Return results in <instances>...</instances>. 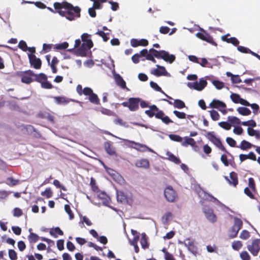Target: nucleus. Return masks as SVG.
I'll use <instances>...</instances> for the list:
<instances>
[{"instance_id":"53","label":"nucleus","mask_w":260,"mask_h":260,"mask_svg":"<svg viewBox=\"0 0 260 260\" xmlns=\"http://www.w3.org/2000/svg\"><path fill=\"white\" fill-rule=\"evenodd\" d=\"M187 249L194 255L196 256L198 253V247L195 245L194 243L187 248Z\"/></svg>"},{"instance_id":"25","label":"nucleus","mask_w":260,"mask_h":260,"mask_svg":"<svg viewBox=\"0 0 260 260\" xmlns=\"http://www.w3.org/2000/svg\"><path fill=\"white\" fill-rule=\"evenodd\" d=\"M90 49L85 45L82 44L81 46L77 50L76 54L81 56H86L87 50Z\"/></svg>"},{"instance_id":"38","label":"nucleus","mask_w":260,"mask_h":260,"mask_svg":"<svg viewBox=\"0 0 260 260\" xmlns=\"http://www.w3.org/2000/svg\"><path fill=\"white\" fill-rule=\"evenodd\" d=\"M173 105L175 108L178 109H182L185 107V103L179 99L174 100Z\"/></svg>"},{"instance_id":"61","label":"nucleus","mask_w":260,"mask_h":260,"mask_svg":"<svg viewBox=\"0 0 260 260\" xmlns=\"http://www.w3.org/2000/svg\"><path fill=\"white\" fill-rule=\"evenodd\" d=\"M96 35H98L103 38L104 42H107L109 39V37H107V34L104 32V31L100 30L98 31L95 33Z\"/></svg>"},{"instance_id":"18","label":"nucleus","mask_w":260,"mask_h":260,"mask_svg":"<svg viewBox=\"0 0 260 260\" xmlns=\"http://www.w3.org/2000/svg\"><path fill=\"white\" fill-rule=\"evenodd\" d=\"M155 118L161 119L164 123L167 124L173 122V121L168 116H166L164 112L161 110L158 113H156Z\"/></svg>"},{"instance_id":"47","label":"nucleus","mask_w":260,"mask_h":260,"mask_svg":"<svg viewBox=\"0 0 260 260\" xmlns=\"http://www.w3.org/2000/svg\"><path fill=\"white\" fill-rule=\"evenodd\" d=\"M150 85L151 88L154 89L157 91L160 92L161 93L165 94V92L161 89V88L157 85V84L153 81L150 82Z\"/></svg>"},{"instance_id":"21","label":"nucleus","mask_w":260,"mask_h":260,"mask_svg":"<svg viewBox=\"0 0 260 260\" xmlns=\"http://www.w3.org/2000/svg\"><path fill=\"white\" fill-rule=\"evenodd\" d=\"M140 54L143 57H145L146 59L150 60L153 63H155L156 62L155 59L154 58V56L152 55V53H150L149 51L146 49H143L140 51Z\"/></svg>"},{"instance_id":"49","label":"nucleus","mask_w":260,"mask_h":260,"mask_svg":"<svg viewBox=\"0 0 260 260\" xmlns=\"http://www.w3.org/2000/svg\"><path fill=\"white\" fill-rule=\"evenodd\" d=\"M228 121L232 124H239L241 123L240 120L235 116H229Z\"/></svg>"},{"instance_id":"34","label":"nucleus","mask_w":260,"mask_h":260,"mask_svg":"<svg viewBox=\"0 0 260 260\" xmlns=\"http://www.w3.org/2000/svg\"><path fill=\"white\" fill-rule=\"evenodd\" d=\"M89 101L91 103L95 105H100V99H99L98 95L94 93H92L91 95L89 96Z\"/></svg>"},{"instance_id":"3","label":"nucleus","mask_w":260,"mask_h":260,"mask_svg":"<svg viewBox=\"0 0 260 260\" xmlns=\"http://www.w3.org/2000/svg\"><path fill=\"white\" fill-rule=\"evenodd\" d=\"M86 198L94 205L100 206L102 204L111 208L110 206V196H86Z\"/></svg>"},{"instance_id":"57","label":"nucleus","mask_w":260,"mask_h":260,"mask_svg":"<svg viewBox=\"0 0 260 260\" xmlns=\"http://www.w3.org/2000/svg\"><path fill=\"white\" fill-rule=\"evenodd\" d=\"M218 125L226 130H230L231 128V125L228 122L222 121L218 123Z\"/></svg>"},{"instance_id":"30","label":"nucleus","mask_w":260,"mask_h":260,"mask_svg":"<svg viewBox=\"0 0 260 260\" xmlns=\"http://www.w3.org/2000/svg\"><path fill=\"white\" fill-rule=\"evenodd\" d=\"M140 243L143 249L148 248L149 244L148 242V237L145 233H142Z\"/></svg>"},{"instance_id":"35","label":"nucleus","mask_w":260,"mask_h":260,"mask_svg":"<svg viewBox=\"0 0 260 260\" xmlns=\"http://www.w3.org/2000/svg\"><path fill=\"white\" fill-rule=\"evenodd\" d=\"M90 184L93 192L96 193L100 192V190L96 184L95 179L93 177L90 178Z\"/></svg>"},{"instance_id":"39","label":"nucleus","mask_w":260,"mask_h":260,"mask_svg":"<svg viewBox=\"0 0 260 260\" xmlns=\"http://www.w3.org/2000/svg\"><path fill=\"white\" fill-rule=\"evenodd\" d=\"M100 111L103 114L106 115L108 116L117 117L116 114L109 109L102 108L100 110Z\"/></svg>"},{"instance_id":"9","label":"nucleus","mask_w":260,"mask_h":260,"mask_svg":"<svg viewBox=\"0 0 260 260\" xmlns=\"http://www.w3.org/2000/svg\"><path fill=\"white\" fill-rule=\"evenodd\" d=\"M244 193L246 195H253V194L257 193L254 180L253 178L250 177L248 179V186L244 189Z\"/></svg>"},{"instance_id":"37","label":"nucleus","mask_w":260,"mask_h":260,"mask_svg":"<svg viewBox=\"0 0 260 260\" xmlns=\"http://www.w3.org/2000/svg\"><path fill=\"white\" fill-rule=\"evenodd\" d=\"M150 53H152L155 57L160 59L161 58L162 50L158 51L153 48H151L149 50Z\"/></svg>"},{"instance_id":"19","label":"nucleus","mask_w":260,"mask_h":260,"mask_svg":"<svg viewBox=\"0 0 260 260\" xmlns=\"http://www.w3.org/2000/svg\"><path fill=\"white\" fill-rule=\"evenodd\" d=\"M90 35L87 33H84L81 35V39L83 44L85 45L88 48H91L93 44L92 40L89 39Z\"/></svg>"},{"instance_id":"13","label":"nucleus","mask_w":260,"mask_h":260,"mask_svg":"<svg viewBox=\"0 0 260 260\" xmlns=\"http://www.w3.org/2000/svg\"><path fill=\"white\" fill-rule=\"evenodd\" d=\"M129 105L128 109L131 111H135L138 110L139 108V103L140 102V99L138 98H130L128 99Z\"/></svg>"},{"instance_id":"22","label":"nucleus","mask_w":260,"mask_h":260,"mask_svg":"<svg viewBox=\"0 0 260 260\" xmlns=\"http://www.w3.org/2000/svg\"><path fill=\"white\" fill-rule=\"evenodd\" d=\"M162 54L161 58L164 59L165 61L172 63L175 60V55L173 54L170 55L168 52L165 50H162Z\"/></svg>"},{"instance_id":"28","label":"nucleus","mask_w":260,"mask_h":260,"mask_svg":"<svg viewBox=\"0 0 260 260\" xmlns=\"http://www.w3.org/2000/svg\"><path fill=\"white\" fill-rule=\"evenodd\" d=\"M49 233L51 236H52L55 238H57V235L56 234H58L60 236L63 235V231L58 226L55 227V228L51 229Z\"/></svg>"},{"instance_id":"2","label":"nucleus","mask_w":260,"mask_h":260,"mask_svg":"<svg viewBox=\"0 0 260 260\" xmlns=\"http://www.w3.org/2000/svg\"><path fill=\"white\" fill-rule=\"evenodd\" d=\"M200 203L202 206V211L207 219L212 223H215L217 221V217L214 213L212 208L206 204L204 201L201 200Z\"/></svg>"},{"instance_id":"55","label":"nucleus","mask_w":260,"mask_h":260,"mask_svg":"<svg viewBox=\"0 0 260 260\" xmlns=\"http://www.w3.org/2000/svg\"><path fill=\"white\" fill-rule=\"evenodd\" d=\"M41 87L44 89H51L53 88L52 84L47 80H45L43 83L41 84Z\"/></svg>"},{"instance_id":"7","label":"nucleus","mask_w":260,"mask_h":260,"mask_svg":"<svg viewBox=\"0 0 260 260\" xmlns=\"http://www.w3.org/2000/svg\"><path fill=\"white\" fill-rule=\"evenodd\" d=\"M260 239H256L252 241L251 245H248L247 247L249 251L253 255L256 256L260 250Z\"/></svg>"},{"instance_id":"17","label":"nucleus","mask_w":260,"mask_h":260,"mask_svg":"<svg viewBox=\"0 0 260 260\" xmlns=\"http://www.w3.org/2000/svg\"><path fill=\"white\" fill-rule=\"evenodd\" d=\"M149 109L146 110L145 113L150 118H152L154 116H155L156 113H158L160 111V110L155 105L149 106Z\"/></svg>"},{"instance_id":"59","label":"nucleus","mask_w":260,"mask_h":260,"mask_svg":"<svg viewBox=\"0 0 260 260\" xmlns=\"http://www.w3.org/2000/svg\"><path fill=\"white\" fill-rule=\"evenodd\" d=\"M18 47L23 51H26L28 49V47L26 42L24 41L21 40L19 42Z\"/></svg>"},{"instance_id":"41","label":"nucleus","mask_w":260,"mask_h":260,"mask_svg":"<svg viewBox=\"0 0 260 260\" xmlns=\"http://www.w3.org/2000/svg\"><path fill=\"white\" fill-rule=\"evenodd\" d=\"M243 225V222L238 217H235L234 218V226H235L238 230V231H239L242 227Z\"/></svg>"},{"instance_id":"4","label":"nucleus","mask_w":260,"mask_h":260,"mask_svg":"<svg viewBox=\"0 0 260 260\" xmlns=\"http://www.w3.org/2000/svg\"><path fill=\"white\" fill-rule=\"evenodd\" d=\"M16 75L21 78V81L25 84H30L34 81L35 73L31 70L16 72Z\"/></svg>"},{"instance_id":"14","label":"nucleus","mask_w":260,"mask_h":260,"mask_svg":"<svg viewBox=\"0 0 260 260\" xmlns=\"http://www.w3.org/2000/svg\"><path fill=\"white\" fill-rule=\"evenodd\" d=\"M156 67L157 69H155L151 71L152 74L157 77L167 76L168 74L165 67L158 64L156 65Z\"/></svg>"},{"instance_id":"60","label":"nucleus","mask_w":260,"mask_h":260,"mask_svg":"<svg viewBox=\"0 0 260 260\" xmlns=\"http://www.w3.org/2000/svg\"><path fill=\"white\" fill-rule=\"evenodd\" d=\"M212 83L218 89H221L224 87V83L218 80H213Z\"/></svg>"},{"instance_id":"40","label":"nucleus","mask_w":260,"mask_h":260,"mask_svg":"<svg viewBox=\"0 0 260 260\" xmlns=\"http://www.w3.org/2000/svg\"><path fill=\"white\" fill-rule=\"evenodd\" d=\"M173 216L171 212H167L161 218L162 222L164 224H168L169 218Z\"/></svg>"},{"instance_id":"20","label":"nucleus","mask_w":260,"mask_h":260,"mask_svg":"<svg viewBox=\"0 0 260 260\" xmlns=\"http://www.w3.org/2000/svg\"><path fill=\"white\" fill-rule=\"evenodd\" d=\"M230 35L228 34L224 36L221 37V39L223 41L226 42L228 43L232 44L233 45L237 46L239 44V41L235 37H231L230 38H228V37L230 36Z\"/></svg>"},{"instance_id":"44","label":"nucleus","mask_w":260,"mask_h":260,"mask_svg":"<svg viewBox=\"0 0 260 260\" xmlns=\"http://www.w3.org/2000/svg\"><path fill=\"white\" fill-rule=\"evenodd\" d=\"M239 231L235 226H233L229 231V237L231 238H234L237 237Z\"/></svg>"},{"instance_id":"45","label":"nucleus","mask_w":260,"mask_h":260,"mask_svg":"<svg viewBox=\"0 0 260 260\" xmlns=\"http://www.w3.org/2000/svg\"><path fill=\"white\" fill-rule=\"evenodd\" d=\"M231 99L232 101L235 104L240 103L241 98L240 96L237 93H232L231 94Z\"/></svg>"},{"instance_id":"43","label":"nucleus","mask_w":260,"mask_h":260,"mask_svg":"<svg viewBox=\"0 0 260 260\" xmlns=\"http://www.w3.org/2000/svg\"><path fill=\"white\" fill-rule=\"evenodd\" d=\"M108 172L115 180H117L116 179L120 180L122 178V177L118 173L112 169H110Z\"/></svg>"},{"instance_id":"26","label":"nucleus","mask_w":260,"mask_h":260,"mask_svg":"<svg viewBox=\"0 0 260 260\" xmlns=\"http://www.w3.org/2000/svg\"><path fill=\"white\" fill-rule=\"evenodd\" d=\"M184 139V141L181 143V145L183 146L187 147L188 145H190L192 147L195 145V144L196 143L195 140L192 138L185 137Z\"/></svg>"},{"instance_id":"56","label":"nucleus","mask_w":260,"mask_h":260,"mask_svg":"<svg viewBox=\"0 0 260 260\" xmlns=\"http://www.w3.org/2000/svg\"><path fill=\"white\" fill-rule=\"evenodd\" d=\"M64 210L68 214L70 217V219H73L74 217V215L73 213L72 212L70 206L69 205H64Z\"/></svg>"},{"instance_id":"50","label":"nucleus","mask_w":260,"mask_h":260,"mask_svg":"<svg viewBox=\"0 0 260 260\" xmlns=\"http://www.w3.org/2000/svg\"><path fill=\"white\" fill-rule=\"evenodd\" d=\"M8 255L11 260H17V254L16 252L13 249H9L8 251Z\"/></svg>"},{"instance_id":"58","label":"nucleus","mask_w":260,"mask_h":260,"mask_svg":"<svg viewBox=\"0 0 260 260\" xmlns=\"http://www.w3.org/2000/svg\"><path fill=\"white\" fill-rule=\"evenodd\" d=\"M242 260H250V256L246 251H244L240 254Z\"/></svg>"},{"instance_id":"12","label":"nucleus","mask_w":260,"mask_h":260,"mask_svg":"<svg viewBox=\"0 0 260 260\" xmlns=\"http://www.w3.org/2000/svg\"><path fill=\"white\" fill-rule=\"evenodd\" d=\"M29 63L36 69H40L41 68L42 61L41 59L37 58L34 54H28Z\"/></svg>"},{"instance_id":"16","label":"nucleus","mask_w":260,"mask_h":260,"mask_svg":"<svg viewBox=\"0 0 260 260\" xmlns=\"http://www.w3.org/2000/svg\"><path fill=\"white\" fill-rule=\"evenodd\" d=\"M230 179L228 177H225V179L229 182L230 185L236 186L238 183V179L237 174L235 172H232L230 174Z\"/></svg>"},{"instance_id":"46","label":"nucleus","mask_w":260,"mask_h":260,"mask_svg":"<svg viewBox=\"0 0 260 260\" xmlns=\"http://www.w3.org/2000/svg\"><path fill=\"white\" fill-rule=\"evenodd\" d=\"M211 117L214 121L218 120L220 118L219 113L215 110H211L209 111Z\"/></svg>"},{"instance_id":"48","label":"nucleus","mask_w":260,"mask_h":260,"mask_svg":"<svg viewBox=\"0 0 260 260\" xmlns=\"http://www.w3.org/2000/svg\"><path fill=\"white\" fill-rule=\"evenodd\" d=\"M250 233L247 230H243L239 238L243 240H247L250 237Z\"/></svg>"},{"instance_id":"32","label":"nucleus","mask_w":260,"mask_h":260,"mask_svg":"<svg viewBox=\"0 0 260 260\" xmlns=\"http://www.w3.org/2000/svg\"><path fill=\"white\" fill-rule=\"evenodd\" d=\"M31 229H29V232H30V234L28 236L29 242L30 243H36L39 239L40 237L37 234L31 232Z\"/></svg>"},{"instance_id":"15","label":"nucleus","mask_w":260,"mask_h":260,"mask_svg":"<svg viewBox=\"0 0 260 260\" xmlns=\"http://www.w3.org/2000/svg\"><path fill=\"white\" fill-rule=\"evenodd\" d=\"M131 45L133 47H137L138 46H146L148 45V41L144 39L138 40L136 39H132L131 40Z\"/></svg>"},{"instance_id":"5","label":"nucleus","mask_w":260,"mask_h":260,"mask_svg":"<svg viewBox=\"0 0 260 260\" xmlns=\"http://www.w3.org/2000/svg\"><path fill=\"white\" fill-rule=\"evenodd\" d=\"M205 137L209 141H210L213 144H214L219 149L230 154V153H229L228 151L226 150L224 146L222 145L220 139L218 138H217L215 136L214 132H207L206 135H205Z\"/></svg>"},{"instance_id":"29","label":"nucleus","mask_w":260,"mask_h":260,"mask_svg":"<svg viewBox=\"0 0 260 260\" xmlns=\"http://www.w3.org/2000/svg\"><path fill=\"white\" fill-rule=\"evenodd\" d=\"M47 79V76L44 73H40L39 74H36L35 73L34 81L37 82L43 83L45 80Z\"/></svg>"},{"instance_id":"23","label":"nucleus","mask_w":260,"mask_h":260,"mask_svg":"<svg viewBox=\"0 0 260 260\" xmlns=\"http://www.w3.org/2000/svg\"><path fill=\"white\" fill-rule=\"evenodd\" d=\"M115 80L116 84L120 87L122 89L126 88L127 90L128 89L126 87V83L123 80L122 77L119 74H117L115 76Z\"/></svg>"},{"instance_id":"33","label":"nucleus","mask_w":260,"mask_h":260,"mask_svg":"<svg viewBox=\"0 0 260 260\" xmlns=\"http://www.w3.org/2000/svg\"><path fill=\"white\" fill-rule=\"evenodd\" d=\"M238 112L243 116H248L251 114V111L247 108L240 107L237 108Z\"/></svg>"},{"instance_id":"1","label":"nucleus","mask_w":260,"mask_h":260,"mask_svg":"<svg viewBox=\"0 0 260 260\" xmlns=\"http://www.w3.org/2000/svg\"><path fill=\"white\" fill-rule=\"evenodd\" d=\"M53 6L57 13L70 21L80 17L81 9L78 6H73L72 4L66 1L61 3L55 2Z\"/></svg>"},{"instance_id":"51","label":"nucleus","mask_w":260,"mask_h":260,"mask_svg":"<svg viewBox=\"0 0 260 260\" xmlns=\"http://www.w3.org/2000/svg\"><path fill=\"white\" fill-rule=\"evenodd\" d=\"M169 137L170 139L173 141L181 142L182 141V138L179 135L170 134Z\"/></svg>"},{"instance_id":"27","label":"nucleus","mask_w":260,"mask_h":260,"mask_svg":"<svg viewBox=\"0 0 260 260\" xmlns=\"http://www.w3.org/2000/svg\"><path fill=\"white\" fill-rule=\"evenodd\" d=\"M104 147L107 153H108L109 155H112L116 154V152L114 149V148L112 147L111 145V142L108 141L106 142L104 144Z\"/></svg>"},{"instance_id":"62","label":"nucleus","mask_w":260,"mask_h":260,"mask_svg":"<svg viewBox=\"0 0 260 260\" xmlns=\"http://www.w3.org/2000/svg\"><path fill=\"white\" fill-rule=\"evenodd\" d=\"M194 243V241H191L189 238H186L183 242L179 241V243L184 244L185 246L188 248Z\"/></svg>"},{"instance_id":"54","label":"nucleus","mask_w":260,"mask_h":260,"mask_svg":"<svg viewBox=\"0 0 260 260\" xmlns=\"http://www.w3.org/2000/svg\"><path fill=\"white\" fill-rule=\"evenodd\" d=\"M232 248L235 250H238L242 247V243L240 241H234L232 245Z\"/></svg>"},{"instance_id":"8","label":"nucleus","mask_w":260,"mask_h":260,"mask_svg":"<svg viewBox=\"0 0 260 260\" xmlns=\"http://www.w3.org/2000/svg\"><path fill=\"white\" fill-rule=\"evenodd\" d=\"M209 106L211 108L218 109L219 111L224 114H226L227 112L226 110V104L224 102L218 100H213L210 103Z\"/></svg>"},{"instance_id":"42","label":"nucleus","mask_w":260,"mask_h":260,"mask_svg":"<svg viewBox=\"0 0 260 260\" xmlns=\"http://www.w3.org/2000/svg\"><path fill=\"white\" fill-rule=\"evenodd\" d=\"M68 43L64 42L60 44L55 45L54 48L56 50H64L67 49L68 47Z\"/></svg>"},{"instance_id":"64","label":"nucleus","mask_w":260,"mask_h":260,"mask_svg":"<svg viewBox=\"0 0 260 260\" xmlns=\"http://www.w3.org/2000/svg\"><path fill=\"white\" fill-rule=\"evenodd\" d=\"M22 211L21 209L16 207L13 209V215L15 217H20L22 215Z\"/></svg>"},{"instance_id":"63","label":"nucleus","mask_w":260,"mask_h":260,"mask_svg":"<svg viewBox=\"0 0 260 260\" xmlns=\"http://www.w3.org/2000/svg\"><path fill=\"white\" fill-rule=\"evenodd\" d=\"M241 124L244 126H250L251 127H255L256 122L253 120H250L246 121H243Z\"/></svg>"},{"instance_id":"10","label":"nucleus","mask_w":260,"mask_h":260,"mask_svg":"<svg viewBox=\"0 0 260 260\" xmlns=\"http://www.w3.org/2000/svg\"><path fill=\"white\" fill-rule=\"evenodd\" d=\"M129 143L134 145V146H132L131 147L141 152H153L152 149L148 147L147 145L143 144H141L139 143L135 142L133 141H127Z\"/></svg>"},{"instance_id":"52","label":"nucleus","mask_w":260,"mask_h":260,"mask_svg":"<svg viewBox=\"0 0 260 260\" xmlns=\"http://www.w3.org/2000/svg\"><path fill=\"white\" fill-rule=\"evenodd\" d=\"M175 191L171 186H167L164 190V195H173Z\"/></svg>"},{"instance_id":"24","label":"nucleus","mask_w":260,"mask_h":260,"mask_svg":"<svg viewBox=\"0 0 260 260\" xmlns=\"http://www.w3.org/2000/svg\"><path fill=\"white\" fill-rule=\"evenodd\" d=\"M135 166L138 168L148 169L149 167V162L148 159L142 158L137 160L135 163Z\"/></svg>"},{"instance_id":"36","label":"nucleus","mask_w":260,"mask_h":260,"mask_svg":"<svg viewBox=\"0 0 260 260\" xmlns=\"http://www.w3.org/2000/svg\"><path fill=\"white\" fill-rule=\"evenodd\" d=\"M254 145H252L249 142L246 141V140H243L241 141L240 148L242 150H246L247 149H250L252 147H253Z\"/></svg>"},{"instance_id":"31","label":"nucleus","mask_w":260,"mask_h":260,"mask_svg":"<svg viewBox=\"0 0 260 260\" xmlns=\"http://www.w3.org/2000/svg\"><path fill=\"white\" fill-rule=\"evenodd\" d=\"M166 154L168 156V159L170 161H172L176 164H179L181 162L180 159L179 158H178L177 157H176V156H175L171 152H167Z\"/></svg>"},{"instance_id":"11","label":"nucleus","mask_w":260,"mask_h":260,"mask_svg":"<svg viewBox=\"0 0 260 260\" xmlns=\"http://www.w3.org/2000/svg\"><path fill=\"white\" fill-rule=\"evenodd\" d=\"M196 36L203 41H206L212 45H216L212 36L205 31L203 32H197Z\"/></svg>"},{"instance_id":"6","label":"nucleus","mask_w":260,"mask_h":260,"mask_svg":"<svg viewBox=\"0 0 260 260\" xmlns=\"http://www.w3.org/2000/svg\"><path fill=\"white\" fill-rule=\"evenodd\" d=\"M207 84L206 80L201 79L199 82H188L187 86L190 89H194L198 91L202 90Z\"/></svg>"}]
</instances>
